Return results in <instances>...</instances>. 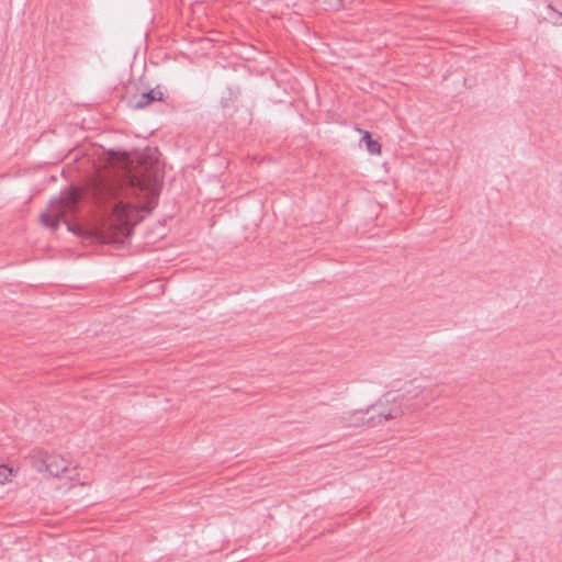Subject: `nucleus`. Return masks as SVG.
I'll use <instances>...</instances> for the list:
<instances>
[{
    "label": "nucleus",
    "instance_id": "20e7f679",
    "mask_svg": "<svg viewBox=\"0 0 562 562\" xmlns=\"http://www.w3.org/2000/svg\"><path fill=\"white\" fill-rule=\"evenodd\" d=\"M79 199V193L74 190L66 199L58 198L50 201L53 214L43 213L41 222L52 228L56 229L59 226L60 220L64 217L65 212L76 209Z\"/></svg>",
    "mask_w": 562,
    "mask_h": 562
},
{
    "label": "nucleus",
    "instance_id": "0eeeda50",
    "mask_svg": "<svg viewBox=\"0 0 562 562\" xmlns=\"http://www.w3.org/2000/svg\"><path fill=\"white\" fill-rule=\"evenodd\" d=\"M547 19L554 25H562V0H552L547 5Z\"/></svg>",
    "mask_w": 562,
    "mask_h": 562
},
{
    "label": "nucleus",
    "instance_id": "f03ea898",
    "mask_svg": "<svg viewBox=\"0 0 562 562\" xmlns=\"http://www.w3.org/2000/svg\"><path fill=\"white\" fill-rule=\"evenodd\" d=\"M405 400L404 394L398 392L385 393L374 405L367 409L366 414H370L368 417V425L375 426L381 424L383 420L396 419L404 414L403 401Z\"/></svg>",
    "mask_w": 562,
    "mask_h": 562
},
{
    "label": "nucleus",
    "instance_id": "39448f33",
    "mask_svg": "<svg viewBox=\"0 0 562 562\" xmlns=\"http://www.w3.org/2000/svg\"><path fill=\"white\" fill-rule=\"evenodd\" d=\"M165 95L164 89L160 86L155 87L139 95H134L128 101L130 108L134 110H140L150 105L155 101H162Z\"/></svg>",
    "mask_w": 562,
    "mask_h": 562
},
{
    "label": "nucleus",
    "instance_id": "9b49d317",
    "mask_svg": "<svg viewBox=\"0 0 562 562\" xmlns=\"http://www.w3.org/2000/svg\"><path fill=\"white\" fill-rule=\"evenodd\" d=\"M221 103H222V106H223V108L228 106V101H227V100H225L224 98L222 99V102H221Z\"/></svg>",
    "mask_w": 562,
    "mask_h": 562
},
{
    "label": "nucleus",
    "instance_id": "7ed1b4c3",
    "mask_svg": "<svg viewBox=\"0 0 562 562\" xmlns=\"http://www.w3.org/2000/svg\"><path fill=\"white\" fill-rule=\"evenodd\" d=\"M406 401H412L414 409H423L441 395L439 385H432L419 380H412L405 385Z\"/></svg>",
    "mask_w": 562,
    "mask_h": 562
},
{
    "label": "nucleus",
    "instance_id": "9d476101",
    "mask_svg": "<svg viewBox=\"0 0 562 562\" xmlns=\"http://www.w3.org/2000/svg\"><path fill=\"white\" fill-rule=\"evenodd\" d=\"M11 473H12L11 469H9L5 465H0V483L1 484L5 483Z\"/></svg>",
    "mask_w": 562,
    "mask_h": 562
},
{
    "label": "nucleus",
    "instance_id": "f8f14e48",
    "mask_svg": "<svg viewBox=\"0 0 562 562\" xmlns=\"http://www.w3.org/2000/svg\"><path fill=\"white\" fill-rule=\"evenodd\" d=\"M228 93H229V98H232L233 97V91L231 89L228 90Z\"/></svg>",
    "mask_w": 562,
    "mask_h": 562
},
{
    "label": "nucleus",
    "instance_id": "6e6552de",
    "mask_svg": "<svg viewBox=\"0 0 562 562\" xmlns=\"http://www.w3.org/2000/svg\"><path fill=\"white\" fill-rule=\"evenodd\" d=\"M49 453L43 451V450H36L31 454V461L32 465L38 471V472H46V465L49 461Z\"/></svg>",
    "mask_w": 562,
    "mask_h": 562
},
{
    "label": "nucleus",
    "instance_id": "423d86ee",
    "mask_svg": "<svg viewBox=\"0 0 562 562\" xmlns=\"http://www.w3.org/2000/svg\"><path fill=\"white\" fill-rule=\"evenodd\" d=\"M71 462L59 454H50L46 472L54 476L59 477L63 473L69 470Z\"/></svg>",
    "mask_w": 562,
    "mask_h": 562
},
{
    "label": "nucleus",
    "instance_id": "1a4fd4ad",
    "mask_svg": "<svg viewBox=\"0 0 562 562\" xmlns=\"http://www.w3.org/2000/svg\"><path fill=\"white\" fill-rule=\"evenodd\" d=\"M362 140L366 143L367 149L370 154L376 155L381 153L380 143L378 140L372 139L371 134L368 131L364 132Z\"/></svg>",
    "mask_w": 562,
    "mask_h": 562
},
{
    "label": "nucleus",
    "instance_id": "f257e3e1",
    "mask_svg": "<svg viewBox=\"0 0 562 562\" xmlns=\"http://www.w3.org/2000/svg\"><path fill=\"white\" fill-rule=\"evenodd\" d=\"M140 221V211L124 202L114 207L113 216L104 224L101 238L104 243H122L133 234L135 225Z\"/></svg>",
    "mask_w": 562,
    "mask_h": 562
},
{
    "label": "nucleus",
    "instance_id": "ddd939ff",
    "mask_svg": "<svg viewBox=\"0 0 562 562\" xmlns=\"http://www.w3.org/2000/svg\"><path fill=\"white\" fill-rule=\"evenodd\" d=\"M337 1H338L339 5H340L341 4V0H337Z\"/></svg>",
    "mask_w": 562,
    "mask_h": 562
}]
</instances>
